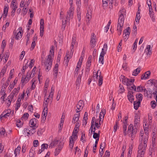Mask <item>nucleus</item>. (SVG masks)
I'll use <instances>...</instances> for the list:
<instances>
[{
	"instance_id": "obj_8",
	"label": "nucleus",
	"mask_w": 157,
	"mask_h": 157,
	"mask_svg": "<svg viewBox=\"0 0 157 157\" xmlns=\"http://www.w3.org/2000/svg\"><path fill=\"white\" fill-rule=\"evenodd\" d=\"M84 106L83 102L82 100H80L76 105V112L78 113L81 111Z\"/></svg>"
},
{
	"instance_id": "obj_2",
	"label": "nucleus",
	"mask_w": 157,
	"mask_h": 157,
	"mask_svg": "<svg viewBox=\"0 0 157 157\" xmlns=\"http://www.w3.org/2000/svg\"><path fill=\"white\" fill-rule=\"evenodd\" d=\"M54 49L53 46H52L50 51L49 55L47 58H46V61L42 60L41 63L42 65H44L46 67V70L48 71L50 69L52 64V58L54 57Z\"/></svg>"
},
{
	"instance_id": "obj_10",
	"label": "nucleus",
	"mask_w": 157,
	"mask_h": 157,
	"mask_svg": "<svg viewBox=\"0 0 157 157\" xmlns=\"http://www.w3.org/2000/svg\"><path fill=\"white\" fill-rule=\"evenodd\" d=\"M130 30L129 27H128L126 29L123 31V33L124 36H123L124 39L126 40L128 38L129 35L130 34V32L129 31Z\"/></svg>"
},
{
	"instance_id": "obj_6",
	"label": "nucleus",
	"mask_w": 157,
	"mask_h": 157,
	"mask_svg": "<svg viewBox=\"0 0 157 157\" xmlns=\"http://www.w3.org/2000/svg\"><path fill=\"white\" fill-rule=\"evenodd\" d=\"M22 30V28L20 27L17 31H14L13 33L15 36V39L16 40H19L21 39L22 35L21 31Z\"/></svg>"
},
{
	"instance_id": "obj_4",
	"label": "nucleus",
	"mask_w": 157,
	"mask_h": 157,
	"mask_svg": "<svg viewBox=\"0 0 157 157\" xmlns=\"http://www.w3.org/2000/svg\"><path fill=\"white\" fill-rule=\"evenodd\" d=\"M120 81L124 85H126L130 82H134L135 80L134 79H128L127 78L123 75H121L120 77Z\"/></svg>"
},
{
	"instance_id": "obj_23",
	"label": "nucleus",
	"mask_w": 157,
	"mask_h": 157,
	"mask_svg": "<svg viewBox=\"0 0 157 157\" xmlns=\"http://www.w3.org/2000/svg\"><path fill=\"white\" fill-rule=\"evenodd\" d=\"M140 121V116L139 115L136 114L135 116L134 124L137 126L139 124Z\"/></svg>"
},
{
	"instance_id": "obj_54",
	"label": "nucleus",
	"mask_w": 157,
	"mask_h": 157,
	"mask_svg": "<svg viewBox=\"0 0 157 157\" xmlns=\"http://www.w3.org/2000/svg\"><path fill=\"white\" fill-rule=\"evenodd\" d=\"M28 8L24 7L22 10V13L23 16L25 15L27 13Z\"/></svg>"
},
{
	"instance_id": "obj_64",
	"label": "nucleus",
	"mask_w": 157,
	"mask_h": 157,
	"mask_svg": "<svg viewBox=\"0 0 157 157\" xmlns=\"http://www.w3.org/2000/svg\"><path fill=\"white\" fill-rule=\"evenodd\" d=\"M32 77V75H31V72H28L27 74V75L25 77V78L29 79L30 78Z\"/></svg>"
},
{
	"instance_id": "obj_19",
	"label": "nucleus",
	"mask_w": 157,
	"mask_h": 157,
	"mask_svg": "<svg viewBox=\"0 0 157 157\" xmlns=\"http://www.w3.org/2000/svg\"><path fill=\"white\" fill-rule=\"evenodd\" d=\"M75 44V40L73 38L72 39V42L71 43V46L70 47V49L71 50L70 51V54L72 55L74 50L73 49V48L74 46V45Z\"/></svg>"
},
{
	"instance_id": "obj_20",
	"label": "nucleus",
	"mask_w": 157,
	"mask_h": 157,
	"mask_svg": "<svg viewBox=\"0 0 157 157\" xmlns=\"http://www.w3.org/2000/svg\"><path fill=\"white\" fill-rule=\"evenodd\" d=\"M144 95L145 96L148 97V95L150 94L152 95L151 90L150 88H147V89L144 88Z\"/></svg>"
},
{
	"instance_id": "obj_43",
	"label": "nucleus",
	"mask_w": 157,
	"mask_h": 157,
	"mask_svg": "<svg viewBox=\"0 0 157 157\" xmlns=\"http://www.w3.org/2000/svg\"><path fill=\"white\" fill-rule=\"evenodd\" d=\"M54 92V89L52 86L51 89V92L49 95L48 96L49 97H50L51 99L52 100L53 98V93Z\"/></svg>"
},
{
	"instance_id": "obj_33",
	"label": "nucleus",
	"mask_w": 157,
	"mask_h": 157,
	"mask_svg": "<svg viewBox=\"0 0 157 157\" xmlns=\"http://www.w3.org/2000/svg\"><path fill=\"white\" fill-rule=\"evenodd\" d=\"M87 119L88 113L86 112L84 115L83 121V122L85 125H86L87 124Z\"/></svg>"
},
{
	"instance_id": "obj_49",
	"label": "nucleus",
	"mask_w": 157,
	"mask_h": 157,
	"mask_svg": "<svg viewBox=\"0 0 157 157\" xmlns=\"http://www.w3.org/2000/svg\"><path fill=\"white\" fill-rule=\"evenodd\" d=\"M6 68L4 67L2 69L1 72L0 73V75L3 77L6 73Z\"/></svg>"
},
{
	"instance_id": "obj_29",
	"label": "nucleus",
	"mask_w": 157,
	"mask_h": 157,
	"mask_svg": "<svg viewBox=\"0 0 157 157\" xmlns=\"http://www.w3.org/2000/svg\"><path fill=\"white\" fill-rule=\"evenodd\" d=\"M140 68L138 67L133 71L132 72V75L133 76H136L140 72Z\"/></svg>"
},
{
	"instance_id": "obj_11",
	"label": "nucleus",
	"mask_w": 157,
	"mask_h": 157,
	"mask_svg": "<svg viewBox=\"0 0 157 157\" xmlns=\"http://www.w3.org/2000/svg\"><path fill=\"white\" fill-rule=\"evenodd\" d=\"M133 92L131 91H128L127 94V97L129 101L132 103L134 101Z\"/></svg>"
},
{
	"instance_id": "obj_28",
	"label": "nucleus",
	"mask_w": 157,
	"mask_h": 157,
	"mask_svg": "<svg viewBox=\"0 0 157 157\" xmlns=\"http://www.w3.org/2000/svg\"><path fill=\"white\" fill-rule=\"evenodd\" d=\"M83 70H82V72L81 74H79L78 76L76 82V85H79L80 83L81 77L83 74Z\"/></svg>"
},
{
	"instance_id": "obj_30",
	"label": "nucleus",
	"mask_w": 157,
	"mask_h": 157,
	"mask_svg": "<svg viewBox=\"0 0 157 157\" xmlns=\"http://www.w3.org/2000/svg\"><path fill=\"white\" fill-rule=\"evenodd\" d=\"M140 101H134V108L136 110H137L140 104Z\"/></svg>"
},
{
	"instance_id": "obj_61",
	"label": "nucleus",
	"mask_w": 157,
	"mask_h": 157,
	"mask_svg": "<svg viewBox=\"0 0 157 157\" xmlns=\"http://www.w3.org/2000/svg\"><path fill=\"white\" fill-rule=\"evenodd\" d=\"M133 147L132 145H131L129 147V150L128 151V156H130L131 155V154L132 153V149Z\"/></svg>"
},
{
	"instance_id": "obj_26",
	"label": "nucleus",
	"mask_w": 157,
	"mask_h": 157,
	"mask_svg": "<svg viewBox=\"0 0 157 157\" xmlns=\"http://www.w3.org/2000/svg\"><path fill=\"white\" fill-rule=\"evenodd\" d=\"M92 10L90 9H88L86 17L87 19H91L92 17Z\"/></svg>"
},
{
	"instance_id": "obj_39",
	"label": "nucleus",
	"mask_w": 157,
	"mask_h": 157,
	"mask_svg": "<svg viewBox=\"0 0 157 157\" xmlns=\"http://www.w3.org/2000/svg\"><path fill=\"white\" fill-rule=\"evenodd\" d=\"M16 123V125L18 127H21L23 124V122L21 120H17Z\"/></svg>"
},
{
	"instance_id": "obj_47",
	"label": "nucleus",
	"mask_w": 157,
	"mask_h": 157,
	"mask_svg": "<svg viewBox=\"0 0 157 157\" xmlns=\"http://www.w3.org/2000/svg\"><path fill=\"white\" fill-rule=\"evenodd\" d=\"M35 151L33 148H31L29 151V156L30 157H33L34 156Z\"/></svg>"
},
{
	"instance_id": "obj_51",
	"label": "nucleus",
	"mask_w": 157,
	"mask_h": 157,
	"mask_svg": "<svg viewBox=\"0 0 157 157\" xmlns=\"http://www.w3.org/2000/svg\"><path fill=\"white\" fill-rule=\"evenodd\" d=\"M138 42V39H136L134 42L133 45V49L135 51L137 48V44Z\"/></svg>"
},
{
	"instance_id": "obj_17",
	"label": "nucleus",
	"mask_w": 157,
	"mask_h": 157,
	"mask_svg": "<svg viewBox=\"0 0 157 157\" xmlns=\"http://www.w3.org/2000/svg\"><path fill=\"white\" fill-rule=\"evenodd\" d=\"M136 125L134 124V127L132 124H130L128 127V131H129V132H132L134 130H135L136 132H137V129L136 128Z\"/></svg>"
},
{
	"instance_id": "obj_45",
	"label": "nucleus",
	"mask_w": 157,
	"mask_h": 157,
	"mask_svg": "<svg viewBox=\"0 0 157 157\" xmlns=\"http://www.w3.org/2000/svg\"><path fill=\"white\" fill-rule=\"evenodd\" d=\"M140 18V12H137L136 17V22L138 23V24L139 23V22Z\"/></svg>"
},
{
	"instance_id": "obj_22",
	"label": "nucleus",
	"mask_w": 157,
	"mask_h": 157,
	"mask_svg": "<svg viewBox=\"0 0 157 157\" xmlns=\"http://www.w3.org/2000/svg\"><path fill=\"white\" fill-rule=\"evenodd\" d=\"M150 45H147L146 49L145 50V52L147 56H150L152 53L151 50H150Z\"/></svg>"
},
{
	"instance_id": "obj_59",
	"label": "nucleus",
	"mask_w": 157,
	"mask_h": 157,
	"mask_svg": "<svg viewBox=\"0 0 157 157\" xmlns=\"http://www.w3.org/2000/svg\"><path fill=\"white\" fill-rule=\"evenodd\" d=\"M136 132L135 130H134L132 132H131V137L132 140H133V139L135 137V135L136 134Z\"/></svg>"
},
{
	"instance_id": "obj_58",
	"label": "nucleus",
	"mask_w": 157,
	"mask_h": 157,
	"mask_svg": "<svg viewBox=\"0 0 157 157\" xmlns=\"http://www.w3.org/2000/svg\"><path fill=\"white\" fill-rule=\"evenodd\" d=\"M104 56H100L99 58V62L101 63L102 64L104 63L103 59Z\"/></svg>"
},
{
	"instance_id": "obj_44",
	"label": "nucleus",
	"mask_w": 157,
	"mask_h": 157,
	"mask_svg": "<svg viewBox=\"0 0 157 157\" xmlns=\"http://www.w3.org/2000/svg\"><path fill=\"white\" fill-rule=\"evenodd\" d=\"M29 114L28 113H24L21 118V120L22 121H26L28 119Z\"/></svg>"
},
{
	"instance_id": "obj_38",
	"label": "nucleus",
	"mask_w": 157,
	"mask_h": 157,
	"mask_svg": "<svg viewBox=\"0 0 157 157\" xmlns=\"http://www.w3.org/2000/svg\"><path fill=\"white\" fill-rule=\"evenodd\" d=\"M17 82V80H16V79H15L13 81V82L12 83V84H10V85L9 88L10 91H11V90H12L14 86L16 84Z\"/></svg>"
},
{
	"instance_id": "obj_46",
	"label": "nucleus",
	"mask_w": 157,
	"mask_h": 157,
	"mask_svg": "<svg viewBox=\"0 0 157 157\" xmlns=\"http://www.w3.org/2000/svg\"><path fill=\"white\" fill-rule=\"evenodd\" d=\"M108 0H102V6L104 9L106 8L108 6Z\"/></svg>"
},
{
	"instance_id": "obj_52",
	"label": "nucleus",
	"mask_w": 157,
	"mask_h": 157,
	"mask_svg": "<svg viewBox=\"0 0 157 157\" xmlns=\"http://www.w3.org/2000/svg\"><path fill=\"white\" fill-rule=\"evenodd\" d=\"M119 87V93L121 94L123 93L124 91V89L123 86L122 85H120Z\"/></svg>"
},
{
	"instance_id": "obj_3",
	"label": "nucleus",
	"mask_w": 157,
	"mask_h": 157,
	"mask_svg": "<svg viewBox=\"0 0 157 157\" xmlns=\"http://www.w3.org/2000/svg\"><path fill=\"white\" fill-rule=\"evenodd\" d=\"M78 131L76 129L74 130L72 136L69 138V146L71 150H72L74 144V141L78 138L77 136Z\"/></svg>"
},
{
	"instance_id": "obj_21",
	"label": "nucleus",
	"mask_w": 157,
	"mask_h": 157,
	"mask_svg": "<svg viewBox=\"0 0 157 157\" xmlns=\"http://www.w3.org/2000/svg\"><path fill=\"white\" fill-rule=\"evenodd\" d=\"M79 116L80 114H76L74 115V116L73 118V120L72 121V123L75 124V123H77L78 122V121L79 118Z\"/></svg>"
},
{
	"instance_id": "obj_5",
	"label": "nucleus",
	"mask_w": 157,
	"mask_h": 157,
	"mask_svg": "<svg viewBox=\"0 0 157 157\" xmlns=\"http://www.w3.org/2000/svg\"><path fill=\"white\" fill-rule=\"evenodd\" d=\"M69 4L71 6L69 11L67 12V14L66 16V18L67 20L69 19L68 15H69L70 17H73V16L74 13V9L73 7L72 6L73 1H69Z\"/></svg>"
},
{
	"instance_id": "obj_32",
	"label": "nucleus",
	"mask_w": 157,
	"mask_h": 157,
	"mask_svg": "<svg viewBox=\"0 0 157 157\" xmlns=\"http://www.w3.org/2000/svg\"><path fill=\"white\" fill-rule=\"evenodd\" d=\"M136 98L138 100V101H140L141 102L143 98V95L140 93H139L136 95Z\"/></svg>"
},
{
	"instance_id": "obj_14",
	"label": "nucleus",
	"mask_w": 157,
	"mask_h": 157,
	"mask_svg": "<svg viewBox=\"0 0 157 157\" xmlns=\"http://www.w3.org/2000/svg\"><path fill=\"white\" fill-rule=\"evenodd\" d=\"M11 111L10 109L5 110L0 116V118L2 117H6L9 116Z\"/></svg>"
},
{
	"instance_id": "obj_36",
	"label": "nucleus",
	"mask_w": 157,
	"mask_h": 157,
	"mask_svg": "<svg viewBox=\"0 0 157 157\" xmlns=\"http://www.w3.org/2000/svg\"><path fill=\"white\" fill-rule=\"evenodd\" d=\"M21 150V147L18 146L15 150L14 151V154L15 155V156H16L18 154H19L20 153V151Z\"/></svg>"
},
{
	"instance_id": "obj_16",
	"label": "nucleus",
	"mask_w": 157,
	"mask_h": 157,
	"mask_svg": "<svg viewBox=\"0 0 157 157\" xmlns=\"http://www.w3.org/2000/svg\"><path fill=\"white\" fill-rule=\"evenodd\" d=\"M151 72L150 71H148L146 72L144 74L142 75L141 76V78L142 80H145L148 78V76L150 75Z\"/></svg>"
},
{
	"instance_id": "obj_35",
	"label": "nucleus",
	"mask_w": 157,
	"mask_h": 157,
	"mask_svg": "<svg viewBox=\"0 0 157 157\" xmlns=\"http://www.w3.org/2000/svg\"><path fill=\"white\" fill-rule=\"evenodd\" d=\"M144 87L141 86V85L138 86L136 88V90L135 91L136 92H141L144 90Z\"/></svg>"
},
{
	"instance_id": "obj_48",
	"label": "nucleus",
	"mask_w": 157,
	"mask_h": 157,
	"mask_svg": "<svg viewBox=\"0 0 157 157\" xmlns=\"http://www.w3.org/2000/svg\"><path fill=\"white\" fill-rule=\"evenodd\" d=\"M44 110L45 109H44L43 111L42 115L43 116L42 117V120L44 121L46 119V117L47 114V111H44Z\"/></svg>"
},
{
	"instance_id": "obj_37",
	"label": "nucleus",
	"mask_w": 157,
	"mask_h": 157,
	"mask_svg": "<svg viewBox=\"0 0 157 157\" xmlns=\"http://www.w3.org/2000/svg\"><path fill=\"white\" fill-rule=\"evenodd\" d=\"M20 89V87H18L17 89H14L12 91V93H14V95H15V96H16L19 92Z\"/></svg>"
},
{
	"instance_id": "obj_57",
	"label": "nucleus",
	"mask_w": 157,
	"mask_h": 157,
	"mask_svg": "<svg viewBox=\"0 0 157 157\" xmlns=\"http://www.w3.org/2000/svg\"><path fill=\"white\" fill-rule=\"evenodd\" d=\"M127 124H123V132L124 133V135L125 136L126 135V130H127Z\"/></svg>"
},
{
	"instance_id": "obj_63",
	"label": "nucleus",
	"mask_w": 157,
	"mask_h": 157,
	"mask_svg": "<svg viewBox=\"0 0 157 157\" xmlns=\"http://www.w3.org/2000/svg\"><path fill=\"white\" fill-rule=\"evenodd\" d=\"M39 144V142L38 140H35L33 141V146L34 147H37Z\"/></svg>"
},
{
	"instance_id": "obj_31",
	"label": "nucleus",
	"mask_w": 157,
	"mask_h": 157,
	"mask_svg": "<svg viewBox=\"0 0 157 157\" xmlns=\"http://www.w3.org/2000/svg\"><path fill=\"white\" fill-rule=\"evenodd\" d=\"M8 10V7L4 6L3 14L4 17L5 18L7 16Z\"/></svg>"
},
{
	"instance_id": "obj_55",
	"label": "nucleus",
	"mask_w": 157,
	"mask_h": 157,
	"mask_svg": "<svg viewBox=\"0 0 157 157\" xmlns=\"http://www.w3.org/2000/svg\"><path fill=\"white\" fill-rule=\"evenodd\" d=\"M119 122L118 120H117L116 121L115 124L114 125V132H116L117 129L118 124Z\"/></svg>"
},
{
	"instance_id": "obj_62",
	"label": "nucleus",
	"mask_w": 157,
	"mask_h": 157,
	"mask_svg": "<svg viewBox=\"0 0 157 157\" xmlns=\"http://www.w3.org/2000/svg\"><path fill=\"white\" fill-rule=\"evenodd\" d=\"M99 71V70H98L97 72H94V71L93 72V77H95L96 78L98 79V76H99V75H98V71Z\"/></svg>"
},
{
	"instance_id": "obj_7",
	"label": "nucleus",
	"mask_w": 157,
	"mask_h": 157,
	"mask_svg": "<svg viewBox=\"0 0 157 157\" xmlns=\"http://www.w3.org/2000/svg\"><path fill=\"white\" fill-rule=\"evenodd\" d=\"M96 36H94V33H92L90 38V44L91 47L94 48L96 45Z\"/></svg>"
},
{
	"instance_id": "obj_41",
	"label": "nucleus",
	"mask_w": 157,
	"mask_h": 157,
	"mask_svg": "<svg viewBox=\"0 0 157 157\" xmlns=\"http://www.w3.org/2000/svg\"><path fill=\"white\" fill-rule=\"evenodd\" d=\"M105 113V111L104 112L103 111H101L100 112V115H99V124H100V123L101 121V119H102L101 117H102L103 118L104 117Z\"/></svg>"
},
{
	"instance_id": "obj_60",
	"label": "nucleus",
	"mask_w": 157,
	"mask_h": 157,
	"mask_svg": "<svg viewBox=\"0 0 157 157\" xmlns=\"http://www.w3.org/2000/svg\"><path fill=\"white\" fill-rule=\"evenodd\" d=\"M99 133H97L96 132H94V134L93 135V137L94 139H99Z\"/></svg>"
},
{
	"instance_id": "obj_25",
	"label": "nucleus",
	"mask_w": 157,
	"mask_h": 157,
	"mask_svg": "<svg viewBox=\"0 0 157 157\" xmlns=\"http://www.w3.org/2000/svg\"><path fill=\"white\" fill-rule=\"evenodd\" d=\"M124 17L123 15V13H121L120 15H119L118 19V23H119L121 22L123 24H124Z\"/></svg>"
},
{
	"instance_id": "obj_50",
	"label": "nucleus",
	"mask_w": 157,
	"mask_h": 157,
	"mask_svg": "<svg viewBox=\"0 0 157 157\" xmlns=\"http://www.w3.org/2000/svg\"><path fill=\"white\" fill-rule=\"evenodd\" d=\"M68 55L67 54V53H66L65 57L64 58V61L66 63H67L69 61V59H70V57L68 56Z\"/></svg>"
},
{
	"instance_id": "obj_53",
	"label": "nucleus",
	"mask_w": 157,
	"mask_h": 157,
	"mask_svg": "<svg viewBox=\"0 0 157 157\" xmlns=\"http://www.w3.org/2000/svg\"><path fill=\"white\" fill-rule=\"evenodd\" d=\"M10 81L9 80V79H7L6 82H5V84L3 86H2V88H4V89H5L7 87V86H8V85H9V83L10 82Z\"/></svg>"
},
{
	"instance_id": "obj_13",
	"label": "nucleus",
	"mask_w": 157,
	"mask_h": 157,
	"mask_svg": "<svg viewBox=\"0 0 157 157\" xmlns=\"http://www.w3.org/2000/svg\"><path fill=\"white\" fill-rule=\"evenodd\" d=\"M133 83L134 82H129V83L127 85V88L128 89L136 91V86L134 85Z\"/></svg>"
},
{
	"instance_id": "obj_9",
	"label": "nucleus",
	"mask_w": 157,
	"mask_h": 157,
	"mask_svg": "<svg viewBox=\"0 0 157 157\" xmlns=\"http://www.w3.org/2000/svg\"><path fill=\"white\" fill-rule=\"evenodd\" d=\"M37 120L35 118L31 119L29 122V124L32 126L31 127L34 128V129L37 128L38 127V125L37 124Z\"/></svg>"
},
{
	"instance_id": "obj_24",
	"label": "nucleus",
	"mask_w": 157,
	"mask_h": 157,
	"mask_svg": "<svg viewBox=\"0 0 157 157\" xmlns=\"http://www.w3.org/2000/svg\"><path fill=\"white\" fill-rule=\"evenodd\" d=\"M25 76L24 77H23V76H22V78L21 80V87L22 86H23L25 85L29 81V79L28 78H24Z\"/></svg>"
},
{
	"instance_id": "obj_40",
	"label": "nucleus",
	"mask_w": 157,
	"mask_h": 157,
	"mask_svg": "<svg viewBox=\"0 0 157 157\" xmlns=\"http://www.w3.org/2000/svg\"><path fill=\"white\" fill-rule=\"evenodd\" d=\"M10 54L9 52H6L4 56V57L3 58V61H4V63H6L8 59V58L9 57Z\"/></svg>"
},
{
	"instance_id": "obj_1",
	"label": "nucleus",
	"mask_w": 157,
	"mask_h": 157,
	"mask_svg": "<svg viewBox=\"0 0 157 157\" xmlns=\"http://www.w3.org/2000/svg\"><path fill=\"white\" fill-rule=\"evenodd\" d=\"M143 134L144 132L143 131H141L140 132L139 138L140 144L138 148V157H142L144 155L145 151L147 147V142L148 136L147 135L144 136Z\"/></svg>"
},
{
	"instance_id": "obj_12",
	"label": "nucleus",
	"mask_w": 157,
	"mask_h": 157,
	"mask_svg": "<svg viewBox=\"0 0 157 157\" xmlns=\"http://www.w3.org/2000/svg\"><path fill=\"white\" fill-rule=\"evenodd\" d=\"M123 25L124 24L121 22L117 23V30L118 32V34L119 36H120L121 34Z\"/></svg>"
},
{
	"instance_id": "obj_42",
	"label": "nucleus",
	"mask_w": 157,
	"mask_h": 157,
	"mask_svg": "<svg viewBox=\"0 0 157 157\" xmlns=\"http://www.w3.org/2000/svg\"><path fill=\"white\" fill-rule=\"evenodd\" d=\"M100 75H99V78L98 80V84L99 86H101L102 84L103 77L101 75V72H100Z\"/></svg>"
},
{
	"instance_id": "obj_27",
	"label": "nucleus",
	"mask_w": 157,
	"mask_h": 157,
	"mask_svg": "<svg viewBox=\"0 0 157 157\" xmlns=\"http://www.w3.org/2000/svg\"><path fill=\"white\" fill-rule=\"evenodd\" d=\"M62 148L61 146H59L56 149L54 152V155L55 156H57L59 154Z\"/></svg>"
},
{
	"instance_id": "obj_15",
	"label": "nucleus",
	"mask_w": 157,
	"mask_h": 157,
	"mask_svg": "<svg viewBox=\"0 0 157 157\" xmlns=\"http://www.w3.org/2000/svg\"><path fill=\"white\" fill-rule=\"evenodd\" d=\"M59 65L58 64L56 63L53 69V75L54 76L55 78H56L57 76V74L58 72Z\"/></svg>"
},
{
	"instance_id": "obj_56",
	"label": "nucleus",
	"mask_w": 157,
	"mask_h": 157,
	"mask_svg": "<svg viewBox=\"0 0 157 157\" xmlns=\"http://www.w3.org/2000/svg\"><path fill=\"white\" fill-rule=\"evenodd\" d=\"M48 147V145L46 144H42L41 146V149L43 150H44L45 149H46Z\"/></svg>"
},
{
	"instance_id": "obj_34",
	"label": "nucleus",
	"mask_w": 157,
	"mask_h": 157,
	"mask_svg": "<svg viewBox=\"0 0 157 157\" xmlns=\"http://www.w3.org/2000/svg\"><path fill=\"white\" fill-rule=\"evenodd\" d=\"M77 16L78 21H80L81 19V11L80 8H78L77 10Z\"/></svg>"
},
{
	"instance_id": "obj_18",
	"label": "nucleus",
	"mask_w": 157,
	"mask_h": 157,
	"mask_svg": "<svg viewBox=\"0 0 157 157\" xmlns=\"http://www.w3.org/2000/svg\"><path fill=\"white\" fill-rule=\"evenodd\" d=\"M49 98L50 97H48L47 98L46 100H45V101L44 102V109H46V111H47V107L48 106V103L49 102ZM51 100L52 101V100L51 99V98L49 99V100Z\"/></svg>"
}]
</instances>
